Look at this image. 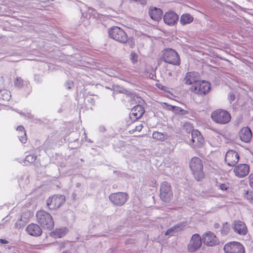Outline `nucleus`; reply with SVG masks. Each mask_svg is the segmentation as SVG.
<instances>
[{
	"mask_svg": "<svg viewBox=\"0 0 253 253\" xmlns=\"http://www.w3.org/2000/svg\"><path fill=\"white\" fill-rule=\"evenodd\" d=\"M71 252L72 251H69V250H66L65 252H63L62 253H67V252Z\"/></svg>",
	"mask_w": 253,
	"mask_h": 253,
	"instance_id": "46",
	"label": "nucleus"
},
{
	"mask_svg": "<svg viewBox=\"0 0 253 253\" xmlns=\"http://www.w3.org/2000/svg\"><path fill=\"white\" fill-rule=\"evenodd\" d=\"M202 243V239L199 234L193 235L188 245V251L191 253L196 252L201 247Z\"/></svg>",
	"mask_w": 253,
	"mask_h": 253,
	"instance_id": "11",
	"label": "nucleus"
},
{
	"mask_svg": "<svg viewBox=\"0 0 253 253\" xmlns=\"http://www.w3.org/2000/svg\"><path fill=\"white\" fill-rule=\"evenodd\" d=\"M1 96L2 98H1L4 101H9L10 97L11 94L10 92L6 89L1 90Z\"/></svg>",
	"mask_w": 253,
	"mask_h": 253,
	"instance_id": "27",
	"label": "nucleus"
},
{
	"mask_svg": "<svg viewBox=\"0 0 253 253\" xmlns=\"http://www.w3.org/2000/svg\"><path fill=\"white\" fill-rule=\"evenodd\" d=\"M233 225V230L236 233L242 236L247 234V227L244 222L240 220H235Z\"/></svg>",
	"mask_w": 253,
	"mask_h": 253,
	"instance_id": "16",
	"label": "nucleus"
},
{
	"mask_svg": "<svg viewBox=\"0 0 253 253\" xmlns=\"http://www.w3.org/2000/svg\"><path fill=\"white\" fill-rule=\"evenodd\" d=\"M70 85H72V84H71V83L70 84V83H69V84H68V86H68V88H71V87L70 86Z\"/></svg>",
	"mask_w": 253,
	"mask_h": 253,
	"instance_id": "47",
	"label": "nucleus"
},
{
	"mask_svg": "<svg viewBox=\"0 0 253 253\" xmlns=\"http://www.w3.org/2000/svg\"><path fill=\"white\" fill-rule=\"evenodd\" d=\"M239 160V156L238 153L233 150L228 151L225 156V161L227 164L231 167H233L237 164Z\"/></svg>",
	"mask_w": 253,
	"mask_h": 253,
	"instance_id": "13",
	"label": "nucleus"
},
{
	"mask_svg": "<svg viewBox=\"0 0 253 253\" xmlns=\"http://www.w3.org/2000/svg\"><path fill=\"white\" fill-rule=\"evenodd\" d=\"M212 120L219 124H225L230 122L231 116L226 111L218 109L213 111L211 115Z\"/></svg>",
	"mask_w": 253,
	"mask_h": 253,
	"instance_id": "4",
	"label": "nucleus"
},
{
	"mask_svg": "<svg viewBox=\"0 0 253 253\" xmlns=\"http://www.w3.org/2000/svg\"><path fill=\"white\" fill-rule=\"evenodd\" d=\"M130 114V118L132 120H137L141 118L145 111L143 107L140 105H137L133 108Z\"/></svg>",
	"mask_w": 253,
	"mask_h": 253,
	"instance_id": "21",
	"label": "nucleus"
},
{
	"mask_svg": "<svg viewBox=\"0 0 253 253\" xmlns=\"http://www.w3.org/2000/svg\"><path fill=\"white\" fill-rule=\"evenodd\" d=\"M217 186L222 191H224L228 189L229 185L228 183H220L217 184Z\"/></svg>",
	"mask_w": 253,
	"mask_h": 253,
	"instance_id": "35",
	"label": "nucleus"
},
{
	"mask_svg": "<svg viewBox=\"0 0 253 253\" xmlns=\"http://www.w3.org/2000/svg\"><path fill=\"white\" fill-rule=\"evenodd\" d=\"M130 60L133 64L136 63L138 61L137 54L135 52L132 51L130 54Z\"/></svg>",
	"mask_w": 253,
	"mask_h": 253,
	"instance_id": "34",
	"label": "nucleus"
},
{
	"mask_svg": "<svg viewBox=\"0 0 253 253\" xmlns=\"http://www.w3.org/2000/svg\"><path fill=\"white\" fill-rule=\"evenodd\" d=\"M191 141L194 148L201 147L204 144V139L200 132L197 129H193L191 132Z\"/></svg>",
	"mask_w": 253,
	"mask_h": 253,
	"instance_id": "14",
	"label": "nucleus"
},
{
	"mask_svg": "<svg viewBox=\"0 0 253 253\" xmlns=\"http://www.w3.org/2000/svg\"><path fill=\"white\" fill-rule=\"evenodd\" d=\"M230 228L227 222L223 224L220 232L223 236L227 235L230 232Z\"/></svg>",
	"mask_w": 253,
	"mask_h": 253,
	"instance_id": "28",
	"label": "nucleus"
},
{
	"mask_svg": "<svg viewBox=\"0 0 253 253\" xmlns=\"http://www.w3.org/2000/svg\"><path fill=\"white\" fill-rule=\"evenodd\" d=\"M193 21V16L189 13L182 14L180 19V23L182 25L190 24Z\"/></svg>",
	"mask_w": 253,
	"mask_h": 253,
	"instance_id": "23",
	"label": "nucleus"
},
{
	"mask_svg": "<svg viewBox=\"0 0 253 253\" xmlns=\"http://www.w3.org/2000/svg\"><path fill=\"white\" fill-rule=\"evenodd\" d=\"M244 198L250 203L253 204V191H247Z\"/></svg>",
	"mask_w": 253,
	"mask_h": 253,
	"instance_id": "32",
	"label": "nucleus"
},
{
	"mask_svg": "<svg viewBox=\"0 0 253 253\" xmlns=\"http://www.w3.org/2000/svg\"><path fill=\"white\" fill-rule=\"evenodd\" d=\"M21 218L18 219L15 223V226L16 228H21L23 225L21 224Z\"/></svg>",
	"mask_w": 253,
	"mask_h": 253,
	"instance_id": "40",
	"label": "nucleus"
},
{
	"mask_svg": "<svg viewBox=\"0 0 253 253\" xmlns=\"http://www.w3.org/2000/svg\"><path fill=\"white\" fill-rule=\"evenodd\" d=\"M172 108L175 113L181 115H185L189 114L188 111L185 110L179 107L172 106Z\"/></svg>",
	"mask_w": 253,
	"mask_h": 253,
	"instance_id": "29",
	"label": "nucleus"
},
{
	"mask_svg": "<svg viewBox=\"0 0 253 253\" xmlns=\"http://www.w3.org/2000/svg\"><path fill=\"white\" fill-rule=\"evenodd\" d=\"M202 240L205 245L210 247L216 246L219 243L217 237L211 231H208L202 235Z\"/></svg>",
	"mask_w": 253,
	"mask_h": 253,
	"instance_id": "12",
	"label": "nucleus"
},
{
	"mask_svg": "<svg viewBox=\"0 0 253 253\" xmlns=\"http://www.w3.org/2000/svg\"><path fill=\"white\" fill-rule=\"evenodd\" d=\"M37 156H35L34 155H29L26 156L25 160L24 163L26 164V162L28 163H33L36 160Z\"/></svg>",
	"mask_w": 253,
	"mask_h": 253,
	"instance_id": "31",
	"label": "nucleus"
},
{
	"mask_svg": "<svg viewBox=\"0 0 253 253\" xmlns=\"http://www.w3.org/2000/svg\"><path fill=\"white\" fill-rule=\"evenodd\" d=\"M36 217L38 223L41 226L45 229L49 230L52 229L54 227V221L51 215L43 210L38 211Z\"/></svg>",
	"mask_w": 253,
	"mask_h": 253,
	"instance_id": "2",
	"label": "nucleus"
},
{
	"mask_svg": "<svg viewBox=\"0 0 253 253\" xmlns=\"http://www.w3.org/2000/svg\"><path fill=\"white\" fill-rule=\"evenodd\" d=\"M28 118H31L32 117V115L30 113H28L27 115H26Z\"/></svg>",
	"mask_w": 253,
	"mask_h": 253,
	"instance_id": "45",
	"label": "nucleus"
},
{
	"mask_svg": "<svg viewBox=\"0 0 253 253\" xmlns=\"http://www.w3.org/2000/svg\"><path fill=\"white\" fill-rule=\"evenodd\" d=\"M101 130H104L105 129V128L104 127H101Z\"/></svg>",
	"mask_w": 253,
	"mask_h": 253,
	"instance_id": "49",
	"label": "nucleus"
},
{
	"mask_svg": "<svg viewBox=\"0 0 253 253\" xmlns=\"http://www.w3.org/2000/svg\"><path fill=\"white\" fill-rule=\"evenodd\" d=\"M111 202L117 206H122L128 200V196L125 192H117L111 194L109 196Z\"/></svg>",
	"mask_w": 253,
	"mask_h": 253,
	"instance_id": "9",
	"label": "nucleus"
},
{
	"mask_svg": "<svg viewBox=\"0 0 253 253\" xmlns=\"http://www.w3.org/2000/svg\"><path fill=\"white\" fill-rule=\"evenodd\" d=\"M67 228H61L56 230L54 231V234L59 238H61L64 236L67 233Z\"/></svg>",
	"mask_w": 253,
	"mask_h": 253,
	"instance_id": "30",
	"label": "nucleus"
},
{
	"mask_svg": "<svg viewBox=\"0 0 253 253\" xmlns=\"http://www.w3.org/2000/svg\"><path fill=\"white\" fill-rule=\"evenodd\" d=\"M185 226V224L184 222H180L173 226L174 229H175L177 233L182 230Z\"/></svg>",
	"mask_w": 253,
	"mask_h": 253,
	"instance_id": "33",
	"label": "nucleus"
},
{
	"mask_svg": "<svg viewBox=\"0 0 253 253\" xmlns=\"http://www.w3.org/2000/svg\"><path fill=\"white\" fill-rule=\"evenodd\" d=\"M149 14L152 19L158 21L161 19L163 12L161 9L153 7L150 9Z\"/></svg>",
	"mask_w": 253,
	"mask_h": 253,
	"instance_id": "22",
	"label": "nucleus"
},
{
	"mask_svg": "<svg viewBox=\"0 0 253 253\" xmlns=\"http://www.w3.org/2000/svg\"><path fill=\"white\" fill-rule=\"evenodd\" d=\"M189 166L195 178L197 180L199 181L204 178L203 166L200 159L198 157L193 158L190 162Z\"/></svg>",
	"mask_w": 253,
	"mask_h": 253,
	"instance_id": "3",
	"label": "nucleus"
},
{
	"mask_svg": "<svg viewBox=\"0 0 253 253\" xmlns=\"http://www.w3.org/2000/svg\"><path fill=\"white\" fill-rule=\"evenodd\" d=\"M23 84V80L21 79V78H17L14 81V85L18 87H21L22 86Z\"/></svg>",
	"mask_w": 253,
	"mask_h": 253,
	"instance_id": "37",
	"label": "nucleus"
},
{
	"mask_svg": "<svg viewBox=\"0 0 253 253\" xmlns=\"http://www.w3.org/2000/svg\"><path fill=\"white\" fill-rule=\"evenodd\" d=\"M7 243H8V241H7L6 240H3V239H1V244L4 245L3 246L1 245V249L2 250L3 249L6 250V248L10 249L11 248V246H10L9 245L6 246V245H4Z\"/></svg>",
	"mask_w": 253,
	"mask_h": 253,
	"instance_id": "39",
	"label": "nucleus"
},
{
	"mask_svg": "<svg viewBox=\"0 0 253 253\" xmlns=\"http://www.w3.org/2000/svg\"><path fill=\"white\" fill-rule=\"evenodd\" d=\"M143 127V126L142 123H139L137 125L135 126V128L132 129L131 130H129L130 132H134L135 131L140 132L142 128Z\"/></svg>",
	"mask_w": 253,
	"mask_h": 253,
	"instance_id": "36",
	"label": "nucleus"
},
{
	"mask_svg": "<svg viewBox=\"0 0 253 253\" xmlns=\"http://www.w3.org/2000/svg\"><path fill=\"white\" fill-rule=\"evenodd\" d=\"M214 227L215 228V229H217V228H218L219 227H220V225L217 223H215L214 225H213Z\"/></svg>",
	"mask_w": 253,
	"mask_h": 253,
	"instance_id": "44",
	"label": "nucleus"
},
{
	"mask_svg": "<svg viewBox=\"0 0 253 253\" xmlns=\"http://www.w3.org/2000/svg\"><path fill=\"white\" fill-rule=\"evenodd\" d=\"M55 246H58L59 248H60V251H61L62 249H68V248H70L71 249L73 247H74V246L73 243L70 242H67L65 243H55L54 244Z\"/></svg>",
	"mask_w": 253,
	"mask_h": 253,
	"instance_id": "26",
	"label": "nucleus"
},
{
	"mask_svg": "<svg viewBox=\"0 0 253 253\" xmlns=\"http://www.w3.org/2000/svg\"><path fill=\"white\" fill-rule=\"evenodd\" d=\"M249 166L245 164H239L234 169L235 175L239 178L245 177L249 174Z\"/></svg>",
	"mask_w": 253,
	"mask_h": 253,
	"instance_id": "15",
	"label": "nucleus"
},
{
	"mask_svg": "<svg viewBox=\"0 0 253 253\" xmlns=\"http://www.w3.org/2000/svg\"><path fill=\"white\" fill-rule=\"evenodd\" d=\"M65 201L63 195H55L48 198L46 201L47 206L50 210H56L61 206Z\"/></svg>",
	"mask_w": 253,
	"mask_h": 253,
	"instance_id": "10",
	"label": "nucleus"
},
{
	"mask_svg": "<svg viewBox=\"0 0 253 253\" xmlns=\"http://www.w3.org/2000/svg\"><path fill=\"white\" fill-rule=\"evenodd\" d=\"M134 243V240L132 239H128L126 241V244H133Z\"/></svg>",
	"mask_w": 253,
	"mask_h": 253,
	"instance_id": "43",
	"label": "nucleus"
},
{
	"mask_svg": "<svg viewBox=\"0 0 253 253\" xmlns=\"http://www.w3.org/2000/svg\"><path fill=\"white\" fill-rule=\"evenodd\" d=\"M228 99H229L230 103H231L232 101H233L235 99V95H234V94L233 93L231 92L229 93V96H228Z\"/></svg>",
	"mask_w": 253,
	"mask_h": 253,
	"instance_id": "41",
	"label": "nucleus"
},
{
	"mask_svg": "<svg viewBox=\"0 0 253 253\" xmlns=\"http://www.w3.org/2000/svg\"><path fill=\"white\" fill-rule=\"evenodd\" d=\"M241 140L246 143L250 142L252 138V132L248 127L242 128L239 132Z\"/></svg>",
	"mask_w": 253,
	"mask_h": 253,
	"instance_id": "19",
	"label": "nucleus"
},
{
	"mask_svg": "<svg viewBox=\"0 0 253 253\" xmlns=\"http://www.w3.org/2000/svg\"><path fill=\"white\" fill-rule=\"evenodd\" d=\"M200 81V76L198 73L195 72H190L187 73L184 79V82L187 85H195Z\"/></svg>",
	"mask_w": 253,
	"mask_h": 253,
	"instance_id": "17",
	"label": "nucleus"
},
{
	"mask_svg": "<svg viewBox=\"0 0 253 253\" xmlns=\"http://www.w3.org/2000/svg\"><path fill=\"white\" fill-rule=\"evenodd\" d=\"M26 231L29 235L36 237L40 236L42 234L41 227L35 223H31L28 225Z\"/></svg>",
	"mask_w": 253,
	"mask_h": 253,
	"instance_id": "20",
	"label": "nucleus"
},
{
	"mask_svg": "<svg viewBox=\"0 0 253 253\" xmlns=\"http://www.w3.org/2000/svg\"><path fill=\"white\" fill-rule=\"evenodd\" d=\"M249 184L253 188V173L251 174L249 176Z\"/></svg>",
	"mask_w": 253,
	"mask_h": 253,
	"instance_id": "42",
	"label": "nucleus"
},
{
	"mask_svg": "<svg viewBox=\"0 0 253 253\" xmlns=\"http://www.w3.org/2000/svg\"><path fill=\"white\" fill-rule=\"evenodd\" d=\"M72 195H73V197L75 198V197L76 196V194L75 193H73Z\"/></svg>",
	"mask_w": 253,
	"mask_h": 253,
	"instance_id": "48",
	"label": "nucleus"
},
{
	"mask_svg": "<svg viewBox=\"0 0 253 253\" xmlns=\"http://www.w3.org/2000/svg\"><path fill=\"white\" fill-rule=\"evenodd\" d=\"M178 20V16L173 11L166 12L164 16L165 23L169 25H174Z\"/></svg>",
	"mask_w": 253,
	"mask_h": 253,
	"instance_id": "18",
	"label": "nucleus"
},
{
	"mask_svg": "<svg viewBox=\"0 0 253 253\" xmlns=\"http://www.w3.org/2000/svg\"><path fill=\"white\" fill-rule=\"evenodd\" d=\"M168 135L167 133L154 131L152 134V138L156 140L164 141L167 139Z\"/></svg>",
	"mask_w": 253,
	"mask_h": 253,
	"instance_id": "24",
	"label": "nucleus"
},
{
	"mask_svg": "<svg viewBox=\"0 0 253 253\" xmlns=\"http://www.w3.org/2000/svg\"><path fill=\"white\" fill-rule=\"evenodd\" d=\"M108 34L110 38L121 43H127L131 48L135 46L133 38H128L125 31L118 26L111 27L108 31Z\"/></svg>",
	"mask_w": 253,
	"mask_h": 253,
	"instance_id": "1",
	"label": "nucleus"
},
{
	"mask_svg": "<svg viewBox=\"0 0 253 253\" xmlns=\"http://www.w3.org/2000/svg\"><path fill=\"white\" fill-rule=\"evenodd\" d=\"M223 249L225 253H245L244 246L238 242H228L224 245Z\"/></svg>",
	"mask_w": 253,
	"mask_h": 253,
	"instance_id": "8",
	"label": "nucleus"
},
{
	"mask_svg": "<svg viewBox=\"0 0 253 253\" xmlns=\"http://www.w3.org/2000/svg\"><path fill=\"white\" fill-rule=\"evenodd\" d=\"M163 59L167 63L175 65L180 63V57L177 52L172 48H167L163 51Z\"/></svg>",
	"mask_w": 253,
	"mask_h": 253,
	"instance_id": "5",
	"label": "nucleus"
},
{
	"mask_svg": "<svg viewBox=\"0 0 253 253\" xmlns=\"http://www.w3.org/2000/svg\"><path fill=\"white\" fill-rule=\"evenodd\" d=\"M16 130L21 133L18 136L20 141L22 143H25L27 142V136L24 127L22 126H18Z\"/></svg>",
	"mask_w": 253,
	"mask_h": 253,
	"instance_id": "25",
	"label": "nucleus"
},
{
	"mask_svg": "<svg viewBox=\"0 0 253 253\" xmlns=\"http://www.w3.org/2000/svg\"><path fill=\"white\" fill-rule=\"evenodd\" d=\"M176 231H175V229H174V227L172 226L165 233V235L166 236H172L175 233H176Z\"/></svg>",
	"mask_w": 253,
	"mask_h": 253,
	"instance_id": "38",
	"label": "nucleus"
},
{
	"mask_svg": "<svg viewBox=\"0 0 253 253\" xmlns=\"http://www.w3.org/2000/svg\"><path fill=\"white\" fill-rule=\"evenodd\" d=\"M161 199L165 202H169L173 197L171 185L167 181L162 183L160 186Z\"/></svg>",
	"mask_w": 253,
	"mask_h": 253,
	"instance_id": "6",
	"label": "nucleus"
},
{
	"mask_svg": "<svg viewBox=\"0 0 253 253\" xmlns=\"http://www.w3.org/2000/svg\"><path fill=\"white\" fill-rule=\"evenodd\" d=\"M211 89V84L208 82L199 81L195 85H192L190 90L199 95L206 94Z\"/></svg>",
	"mask_w": 253,
	"mask_h": 253,
	"instance_id": "7",
	"label": "nucleus"
}]
</instances>
